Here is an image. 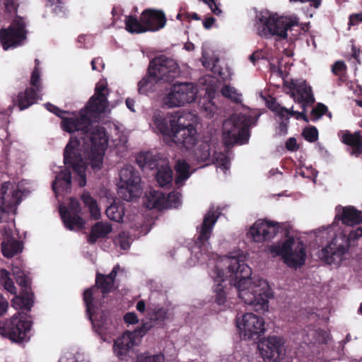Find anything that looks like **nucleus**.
<instances>
[{
  "instance_id": "nucleus-32",
  "label": "nucleus",
  "mask_w": 362,
  "mask_h": 362,
  "mask_svg": "<svg viewBox=\"0 0 362 362\" xmlns=\"http://www.w3.org/2000/svg\"><path fill=\"white\" fill-rule=\"evenodd\" d=\"M148 207L162 209L166 208V195L160 190H151L147 195Z\"/></svg>"
},
{
  "instance_id": "nucleus-36",
  "label": "nucleus",
  "mask_w": 362,
  "mask_h": 362,
  "mask_svg": "<svg viewBox=\"0 0 362 362\" xmlns=\"http://www.w3.org/2000/svg\"><path fill=\"white\" fill-rule=\"evenodd\" d=\"M103 307V303H101V305H99L98 308L95 310V311L93 313V318L90 320L88 318V320L91 322L92 325L94 329H95V331L101 334L105 330L107 329V317L106 314L103 311V313L101 314L100 319H98L97 316V310H98L100 308ZM87 315H88L87 314ZM89 317V316H88Z\"/></svg>"
},
{
  "instance_id": "nucleus-61",
  "label": "nucleus",
  "mask_w": 362,
  "mask_h": 362,
  "mask_svg": "<svg viewBox=\"0 0 362 362\" xmlns=\"http://www.w3.org/2000/svg\"><path fill=\"white\" fill-rule=\"evenodd\" d=\"M215 18L212 16L205 18L203 21L204 28L206 29H210L215 22Z\"/></svg>"
},
{
  "instance_id": "nucleus-64",
  "label": "nucleus",
  "mask_w": 362,
  "mask_h": 362,
  "mask_svg": "<svg viewBox=\"0 0 362 362\" xmlns=\"http://www.w3.org/2000/svg\"><path fill=\"white\" fill-rule=\"evenodd\" d=\"M146 309V304L144 300H139L136 304V310L140 313H144Z\"/></svg>"
},
{
  "instance_id": "nucleus-33",
  "label": "nucleus",
  "mask_w": 362,
  "mask_h": 362,
  "mask_svg": "<svg viewBox=\"0 0 362 362\" xmlns=\"http://www.w3.org/2000/svg\"><path fill=\"white\" fill-rule=\"evenodd\" d=\"M189 165L185 161L178 160L175 165L176 172V177L175 178V183L177 187L183 185V182L187 180L189 176Z\"/></svg>"
},
{
  "instance_id": "nucleus-20",
  "label": "nucleus",
  "mask_w": 362,
  "mask_h": 362,
  "mask_svg": "<svg viewBox=\"0 0 362 362\" xmlns=\"http://www.w3.org/2000/svg\"><path fill=\"white\" fill-rule=\"evenodd\" d=\"M13 272L16 275V282L22 288V294L12 300V305L16 308H19L29 311L34 303L33 293L30 291V281L23 272Z\"/></svg>"
},
{
  "instance_id": "nucleus-47",
  "label": "nucleus",
  "mask_w": 362,
  "mask_h": 362,
  "mask_svg": "<svg viewBox=\"0 0 362 362\" xmlns=\"http://www.w3.org/2000/svg\"><path fill=\"white\" fill-rule=\"evenodd\" d=\"M327 111L328 108L325 105L318 103L311 110V120H318L322 115H325Z\"/></svg>"
},
{
  "instance_id": "nucleus-43",
  "label": "nucleus",
  "mask_w": 362,
  "mask_h": 362,
  "mask_svg": "<svg viewBox=\"0 0 362 362\" xmlns=\"http://www.w3.org/2000/svg\"><path fill=\"white\" fill-rule=\"evenodd\" d=\"M347 66L346 64L343 61H337L332 66V72L337 76L338 78V84L341 85L344 83L346 80V73Z\"/></svg>"
},
{
  "instance_id": "nucleus-12",
  "label": "nucleus",
  "mask_w": 362,
  "mask_h": 362,
  "mask_svg": "<svg viewBox=\"0 0 362 362\" xmlns=\"http://www.w3.org/2000/svg\"><path fill=\"white\" fill-rule=\"evenodd\" d=\"M148 73L160 82L170 83L179 75L180 69L174 59L160 55L150 61Z\"/></svg>"
},
{
  "instance_id": "nucleus-23",
  "label": "nucleus",
  "mask_w": 362,
  "mask_h": 362,
  "mask_svg": "<svg viewBox=\"0 0 362 362\" xmlns=\"http://www.w3.org/2000/svg\"><path fill=\"white\" fill-rule=\"evenodd\" d=\"M279 224L266 220H258L250 229L253 240L262 243L275 236L279 230Z\"/></svg>"
},
{
  "instance_id": "nucleus-34",
  "label": "nucleus",
  "mask_w": 362,
  "mask_h": 362,
  "mask_svg": "<svg viewBox=\"0 0 362 362\" xmlns=\"http://www.w3.org/2000/svg\"><path fill=\"white\" fill-rule=\"evenodd\" d=\"M125 29L130 33H144L148 32L145 24L141 19L139 20L136 16H127L124 20Z\"/></svg>"
},
{
  "instance_id": "nucleus-5",
  "label": "nucleus",
  "mask_w": 362,
  "mask_h": 362,
  "mask_svg": "<svg viewBox=\"0 0 362 362\" xmlns=\"http://www.w3.org/2000/svg\"><path fill=\"white\" fill-rule=\"evenodd\" d=\"M108 94L107 84L98 83L95 87L94 94L89 98L86 106L80 110L82 119H86L91 131L97 126H94L93 124L98 122L108 108Z\"/></svg>"
},
{
  "instance_id": "nucleus-55",
  "label": "nucleus",
  "mask_w": 362,
  "mask_h": 362,
  "mask_svg": "<svg viewBox=\"0 0 362 362\" xmlns=\"http://www.w3.org/2000/svg\"><path fill=\"white\" fill-rule=\"evenodd\" d=\"M91 66L93 70L101 71L105 67L103 59L101 57L94 58L91 61Z\"/></svg>"
},
{
  "instance_id": "nucleus-42",
  "label": "nucleus",
  "mask_w": 362,
  "mask_h": 362,
  "mask_svg": "<svg viewBox=\"0 0 362 362\" xmlns=\"http://www.w3.org/2000/svg\"><path fill=\"white\" fill-rule=\"evenodd\" d=\"M10 272L5 269L0 271V282L4 288L11 294L16 293V288L14 283L10 277Z\"/></svg>"
},
{
  "instance_id": "nucleus-35",
  "label": "nucleus",
  "mask_w": 362,
  "mask_h": 362,
  "mask_svg": "<svg viewBox=\"0 0 362 362\" xmlns=\"http://www.w3.org/2000/svg\"><path fill=\"white\" fill-rule=\"evenodd\" d=\"M81 199L83 203L88 207L90 217L94 220L100 219V211L97 202L90 196V193L88 192H83L81 197Z\"/></svg>"
},
{
  "instance_id": "nucleus-15",
  "label": "nucleus",
  "mask_w": 362,
  "mask_h": 362,
  "mask_svg": "<svg viewBox=\"0 0 362 362\" xmlns=\"http://www.w3.org/2000/svg\"><path fill=\"white\" fill-rule=\"evenodd\" d=\"M90 153L88 151H81V157L83 162V174L81 173V175L75 171L72 166L69 165L65 164L68 167V168L64 169V170L61 171L58 173L55 179L52 183V189L56 192L57 188H67L71 184V173L69 168H71L74 173H76L79 176V182L78 185L80 187H84L86 185V169L87 165H90V168L93 170H99L101 169L103 164L100 166V168H93L91 165V160L90 158Z\"/></svg>"
},
{
  "instance_id": "nucleus-62",
  "label": "nucleus",
  "mask_w": 362,
  "mask_h": 362,
  "mask_svg": "<svg viewBox=\"0 0 362 362\" xmlns=\"http://www.w3.org/2000/svg\"><path fill=\"white\" fill-rule=\"evenodd\" d=\"M119 242L121 248H122L123 250H127V249L129 248V247H130L129 242L127 240H124V238L122 237L121 235H119Z\"/></svg>"
},
{
  "instance_id": "nucleus-49",
  "label": "nucleus",
  "mask_w": 362,
  "mask_h": 362,
  "mask_svg": "<svg viewBox=\"0 0 362 362\" xmlns=\"http://www.w3.org/2000/svg\"><path fill=\"white\" fill-rule=\"evenodd\" d=\"M155 322L150 317V320L143 322L140 327L136 329L132 333L136 336L143 337L146 333L150 330L155 325Z\"/></svg>"
},
{
  "instance_id": "nucleus-59",
  "label": "nucleus",
  "mask_w": 362,
  "mask_h": 362,
  "mask_svg": "<svg viewBox=\"0 0 362 362\" xmlns=\"http://www.w3.org/2000/svg\"><path fill=\"white\" fill-rule=\"evenodd\" d=\"M119 268V266L117 264L113 267L112 270L110 272V273L109 274H105L106 278L108 279L109 280H112V282H113L114 284L115 281V279H116V276L117 274V271H118Z\"/></svg>"
},
{
  "instance_id": "nucleus-40",
  "label": "nucleus",
  "mask_w": 362,
  "mask_h": 362,
  "mask_svg": "<svg viewBox=\"0 0 362 362\" xmlns=\"http://www.w3.org/2000/svg\"><path fill=\"white\" fill-rule=\"evenodd\" d=\"M194 156L198 161H211L212 156L210 144L208 142L200 144L199 147L194 151Z\"/></svg>"
},
{
  "instance_id": "nucleus-48",
  "label": "nucleus",
  "mask_w": 362,
  "mask_h": 362,
  "mask_svg": "<svg viewBox=\"0 0 362 362\" xmlns=\"http://www.w3.org/2000/svg\"><path fill=\"white\" fill-rule=\"evenodd\" d=\"M164 356L162 354L147 355L141 354L137 356L136 362H164Z\"/></svg>"
},
{
  "instance_id": "nucleus-26",
  "label": "nucleus",
  "mask_w": 362,
  "mask_h": 362,
  "mask_svg": "<svg viewBox=\"0 0 362 362\" xmlns=\"http://www.w3.org/2000/svg\"><path fill=\"white\" fill-rule=\"evenodd\" d=\"M23 249V242L15 239L10 228L5 227L1 242V251L5 257L11 258L21 253Z\"/></svg>"
},
{
  "instance_id": "nucleus-7",
  "label": "nucleus",
  "mask_w": 362,
  "mask_h": 362,
  "mask_svg": "<svg viewBox=\"0 0 362 362\" xmlns=\"http://www.w3.org/2000/svg\"><path fill=\"white\" fill-rule=\"evenodd\" d=\"M249 137V122L245 115H233L224 121L223 139L226 146H233L235 144H245Z\"/></svg>"
},
{
  "instance_id": "nucleus-46",
  "label": "nucleus",
  "mask_w": 362,
  "mask_h": 362,
  "mask_svg": "<svg viewBox=\"0 0 362 362\" xmlns=\"http://www.w3.org/2000/svg\"><path fill=\"white\" fill-rule=\"evenodd\" d=\"M302 136L308 142L313 143L318 139V130L314 126L305 127Z\"/></svg>"
},
{
  "instance_id": "nucleus-53",
  "label": "nucleus",
  "mask_w": 362,
  "mask_h": 362,
  "mask_svg": "<svg viewBox=\"0 0 362 362\" xmlns=\"http://www.w3.org/2000/svg\"><path fill=\"white\" fill-rule=\"evenodd\" d=\"M124 321L129 325H135L139 322V319L135 313L129 312L124 315Z\"/></svg>"
},
{
  "instance_id": "nucleus-27",
  "label": "nucleus",
  "mask_w": 362,
  "mask_h": 362,
  "mask_svg": "<svg viewBox=\"0 0 362 362\" xmlns=\"http://www.w3.org/2000/svg\"><path fill=\"white\" fill-rule=\"evenodd\" d=\"M168 160L162 158L160 153H153L148 151L141 152L136 158V162L142 169L158 170Z\"/></svg>"
},
{
  "instance_id": "nucleus-60",
  "label": "nucleus",
  "mask_w": 362,
  "mask_h": 362,
  "mask_svg": "<svg viewBox=\"0 0 362 362\" xmlns=\"http://www.w3.org/2000/svg\"><path fill=\"white\" fill-rule=\"evenodd\" d=\"M316 333L320 337H322V339H320L318 341L321 344H326L327 338L329 337V334L323 329H318L316 331Z\"/></svg>"
},
{
  "instance_id": "nucleus-30",
  "label": "nucleus",
  "mask_w": 362,
  "mask_h": 362,
  "mask_svg": "<svg viewBox=\"0 0 362 362\" xmlns=\"http://www.w3.org/2000/svg\"><path fill=\"white\" fill-rule=\"evenodd\" d=\"M111 231L112 226L110 224L103 221L96 222L91 226L87 241L89 244L93 245L98 239L106 238Z\"/></svg>"
},
{
  "instance_id": "nucleus-16",
  "label": "nucleus",
  "mask_w": 362,
  "mask_h": 362,
  "mask_svg": "<svg viewBox=\"0 0 362 362\" xmlns=\"http://www.w3.org/2000/svg\"><path fill=\"white\" fill-rule=\"evenodd\" d=\"M197 93V88L192 83L174 84L166 97L165 103L170 107L182 106L193 102Z\"/></svg>"
},
{
  "instance_id": "nucleus-50",
  "label": "nucleus",
  "mask_w": 362,
  "mask_h": 362,
  "mask_svg": "<svg viewBox=\"0 0 362 362\" xmlns=\"http://www.w3.org/2000/svg\"><path fill=\"white\" fill-rule=\"evenodd\" d=\"M302 112L295 111L293 110V107H292L290 109H288V121L289 120L291 117H295L296 119H302L305 122H308V118L306 115L307 107L302 108Z\"/></svg>"
},
{
  "instance_id": "nucleus-58",
  "label": "nucleus",
  "mask_w": 362,
  "mask_h": 362,
  "mask_svg": "<svg viewBox=\"0 0 362 362\" xmlns=\"http://www.w3.org/2000/svg\"><path fill=\"white\" fill-rule=\"evenodd\" d=\"M8 308V303L7 300L0 295V317L4 315Z\"/></svg>"
},
{
  "instance_id": "nucleus-38",
  "label": "nucleus",
  "mask_w": 362,
  "mask_h": 362,
  "mask_svg": "<svg viewBox=\"0 0 362 362\" xmlns=\"http://www.w3.org/2000/svg\"><path fill=\"white\" fill-rule=\"evenodd\" d=\"M158 81L155 77L150 76L148 71L146 76L138 83L139 93L146 95L149 91H153L155 83Z\"/></svg>"
},
{
  "instance_id": "nucleus-63",
  "label": "nucleus",
  "mask_w": 362,
  "mask_h": 362,
  "mask_svg": "<svg viewBox=\"0 0 362 362\" xmlns=\"http://www.w3.org/2000/svg\"><path fill=\"white\" fill-rule=\"evenodd\" d=\"M261 57V53L258 51L253 52L249 57V59L255 64L256 61L259 60Z\"/></svg>"
},
{
  "instance_id": "nucleus-2",
  "label": "nucleus",
  "mask_w": 362,
  "mask_h": 362,
  "mask_svg": "<svg viewBox=\"0 0 362 362\" xmlns=\"http://www.w3.org/2000/svg\"><path fill=\"white\" fill-rule=\"evenodd\" d=\"M227 273L216 267L217 282L214 286V300L219 305L226 302V294L221 284L228 279L231 286L236 288L238 297L245 304L251 305L257 312H265L269 308V298L272 293L266 280L251 278L252 269L243 260L236 257H227Z\"/></svg>"
},
{
  "instance_id": "nucleus-24",
  "label": "nucleus",
  "mask_w": 362,
  "mask_h": 362,
  "mask_svg": "<svg viewBox=\"0 0 362 362\" xmlns=\"http://www.w3.org/2000/svg\"><path fill=\"white\" fill-rule=\"evenodd\" d=\"M337 135L340 141L350 148V156L359 157L362 155V134L360 130L354 132L340 130Z\"/></svg>"
},
{
  "instance_id": "nucleus-39",
  "label": "nucleus",
  "mask_w": 362,
  "mask_h": 362,
  "mask_svg": "<svg viewBox=\"0 0 362 362\" xmlns=\"http://www.w3.org/2000/svg\"><path fill=\"white\" fill-rule=\"evenodd\" d=\"M267 107L275 113L282 122H288V109L281 106L275 98H272L267 103Z\"/></svg>"
},
{
  "instance_id": "nucleus-29",
  "label": "nucleus",
  "mask_w": 362,
  "mask_h": 362,
  "mask_svg": "<svg viewBox=\"0 0 362 362\" xmlns=\"http://www.w3.org/2000/svg\"><path fill=\"white\" fill-rule=\"evenodd\" d=\"M38 93L33 88H27L24 91L18 93L16 98L13 100V105L19 107L21 110L28 108L38 100Z\"/></svg>"
},
{
  "instance_id": "nucleus-52",
  "label": "nucleus",
  "mask_w": 362,
  "mask_h": 362,
  "mask_svg": "<svg viewBox=\"0 0 362 362\" xmlns=\"http://www.w3.org/2000/svg\"><path fill=\"white\" fill-rule=\"evenodd\" d=\"M166 316L167 312L163 308H156L150 317L153 322H156L163 321L166 318Z\"/></svg>"
},
{
  "instance_id": "nucleus-54",
  "label": "nucleus",
  "mask_w": 362,
  "mask_h": 362,
  "mask_svg": "<svg viewBox=\"0 0 362 362\" xmlns=\"http://www.w3.org/2000/svg\"><path fill=\"white\" fill-rule=\"evenodd\" d=\"M362 23V13H352L349 17V25L355 26Z\"/></svg>"
},
{
  "instance_id": "nucleus-56",
  "label": "nucleus",
  "mask_w": 362,
  "mask_h": 362,
  "mask_svg": "<svg viewBox=\"0 0 362 362\" xmlns=\"http://www.w3.org/2000/svg\"><path fill=\"white\" fill-rule=\"evenodd\" d=\"M210 8L211 11L216 15H219L221 13V10L216 5L215 0H203Z\"/></svg>"
},
{
  "instance_id": "nucleus-3",
  "label": "nucleus",
  "mask_w": 362,
  "mask_h": 362,
  "mask_svg": "<svg viewBox=\"0 0 362 362\" xmlns=\"http://www.w3.org/2000/svg\"><path fill=\"white\" fill-rule=\"evenodd\" d=\"M177 114L163 117L160 113L153 116V123L160 134L169 136L177 145L189 149L197 141V129L192 124L183 125Z\"/></svg>"
},
{
  "instance_id": "nucleus-9",
  "label": "nucleus",
  "mask_w": 362,
  "mask_h": 362,
  "mask_svg": "<svg viewBox=\"0 0 362 362\" xmlns=\"http://www.w3.org/2000/svg\"><path fill=\"white\" fill-rule=\"evenodd\" d=\"M141 177L132 165H125L120 170L117 193L124 200L130 202L141 194Z\"/></svg>"
},
{
  "instance_id": "nucleus-18",
  "label": "nucleus",
  "mask_w": 362,
  "mask_h": 362,
  "mask_svg": "<svg viewBox=\"0 0 362 362\" xmlns=\"http://www.w3.org/2000/svg\"><path fill=\"white\" fill-rule=\"evenodd\" d=\"M284 339L276 336H270L258 345L259 354L265 362H277L286 354Z\"/></svg>"
},
{
  "instance_id": "nucleus-21",
  "label": "nucleus",
  "mask_w": 362,
  "mask_h": 362,
  "mask_svg": "<svg viewBox=\"0 0 362 362\" xmlns=\"http://www.w3.org/2000/svg\"><path fill=\"white\" fill-rule=\"evenodd\" d=\"M25 25L21 22H14L8 28L0 30V42L4 50L16 47L25 38Z\"/></svg>"
},
{
  "instance_id": "nucleus-37",
  "label": "nucleus",
  "mask_w": 362,
  "mask_h": 362,
  "mask_svg": "<svg viewBox=\"0 0 362 362\" xmlns=\"http://www.w3.org/2000/svg\"><path fill=\"white\" fill-rule=\"evenodd\" d=\"M105 213L110 220L119 223L123 221L124 208L122 204L113 203L106 209Z\"/></svg>"
},
{
  "instance_id": "nucleus-11",
  "label": "nucleus",
  "mask_w": 362,
  "mask_h": 362,
  "mask_svg": "<svg viewBox=\"0 0 362 362\" xmlns=\"http://www.w3.org/2000/svg\"><path fill=\"white\" fill-rule=\"evenodd\" d=\"M219 218V213L210 210L204 216L202 223L197 227V238L194 248L199 250L196 257L199 260H204L203 255L209 256V239L212 235L214 227Z\"/></svg>"
},
{
  "instance_id": "nucleus-31",
  "label": "nucleus",
  "mask_w": 362,
  "mask_h": 362,
  "mask_svg": "<svg viewBox=\"0 0 362 362\" xmlns=\"http://www.w3.org/2000/svg\"><path fill=\"white\" fill-rule=\"evenodd\" d=\"M155 177L158 185L161 187L171 185L173 181V170L169 165L168 161L163 163V165L157 170Z\"/></svg>"
},
{
  "instance_id": "nucleus-17",
  "label": "nucleus",
  "mask_w": 362,
  "mask_h": 362,
  "mask_svg": "<svg viewBox=\"0 0 362 362\" xmlns=\"http://www.w3.org/2000/svg\"><path fill=\"white\" fill-rule=\"evenodd\" d=\"M284 86L289 89L291 97L300 105L301 108L305 109L315 103L312 88L306 81L291 79L285 82Z\"/></svg>"
},
{
  "instance_id": "nucleus-10",
  "label": "nucleus",
  "mask_w": 362,
  "mask_h": 362,
  "mask_svg": "<svg viewBox=\"0 0 362 362\" xmlns=\"http://www.w3.org/2000/svg\"><path fill=\"white\" fill-rule=\"evenodd\" d=\"M362 237V226L356 230H351L346 238L345 245H337L334 240L319 251V258L327 264H338L342 259L349 247L354 244L355 240Z\"/></svg>"
},
{
  "instance_id": "nucleus-25",
  "label": "nucleus",
  "mask_w": 362,
  "mask_h": 362,
  "mask_svg": "<svg viewBox=\"0 0 362 362\" xmlns=\"http://www.w3.org/2000/svg\"><path fill=\"white\" fill-rule=\"evenodd\" d=\"M141 19L148 29V32H156L164 28L166 24V17L162 11L148 8L143 11Z\"/></svg>"
},
{
  "instance_id": "nucleus-22",
  "label": "nucleus",
  "mask_w": 362,
  "mask_h": 362,
  "mask_svg": "<svg viewBox=\"0 0 362 362\" xmlns=\"http://www.w3.org/2000/svg\"><path fill=\"white\" fill-rule=\"evenodd\" d=\"M135 346L134 334L127 331L115 341L113 351L115 356L119 360L128 361L129 358H133L136 355L134 351Z\"/></svg>"
},
{
  "instance_id": "nucleus-13",
  "label": "nucleus",
  "mask_w": 362,
  "mask_h": 362,
  "mask_svg": "<svg viewBox=\"0 0 362 362\" xmlns=\"http://www.w3.org/2000/svg\"><path fill=\"white\" fill-rule=\"evenodd\" d=\"M30 328L31 322L20 313L14 315L9 320L0 322V334L16 342L26 340Z\"/></svg>"
},
{
  "instance_id": "nucleus-45",
  "label": "nucleus",
  "mask_w": 362,
  "mask_h": 362,
  "mask_svg": "<svg viewBox=\"0 0 362 362\" xmlns=\"http://www.w3.org/2000/svg\"><path fill=\"white\" fill-rule=\"evenodd\" d=\"M30 84L31 86L30 88H34L37 93H39L42 90V84L40 79V67H34L31 74Z\"/></svg>"
},
{
  "instance_id": "nucleus-1",
  "label": "nucleus",
  "mask_w": 362,
  "mask_h": 362,
  "mask_svg": "<svg viewBox=\"0 0 362 362\" xmlns=\"http://www.w3.org/2000/svg\"><path fill=\"white\" fill-rule=\"evenodd\" d=\"M46 109L62 119L61 127L62 129L69 133H75L71 136L69 142L64 150V163L72 166L74 170L80 175L83 174V162L81 151H88L93 168H100L103 163L105 151L108 144V138L105 129L97 124L92 129L86 121L79 117H65L69 112L61 110L56 105L47 103Z\"/></svg>"
},
{
  "instance_id": "nucleus-57",
  "label": "nucleus",
  "mask_w": 362,
  "mask_h": 362,
  "mask_svg": "<svg viewBox=\"0 0 362 362\" xmlns=\"http://www.w3.org/2000/svg\"><path fill=\"white\" fill-rule=\"evenodd\" d=\"M286 148L291 151L298 150V146L296 139L294 137L289 138L286 142Z\"/></svg>"
},
{
  "instance_id": "nucleus-44",
  "label": "nucleus",
  "mask_w": 362,
  "mask_h": 362,
  "mask_svg": "<svg viewBox=\"0 0 362 362\" xmlns=\"http://www.w3.org/2000/svg\"><path fill=\"white\" fill-rule=\"evenodd\" d=\"M221 94L231 100L232 101L239 103H241V94L237 93L235 88L233 87H230L228 85H225L222 87L221 90Z\"/></svg>"
},
{
  "instance_id": "nucleus-14",
  "label": "nucleus",
  "mask_w": 362,
  "mask_h": 362,
  "mask_svg": "<svg viewBox=\"0 0 362 362\" xmlns=\"http://www.w3.org/2000/svg\"><path fill=\"white\" fill-rule=\"evenodd\" d=\"M236 323L240 335L245 340H259L266 330L264 319L252 313H245L241 318H237Z\"/></svg>"
},
{
  "instance_id": "nucleus-6",
  "label": "nucleus",
  "mask_w": 362,
  "mask_h": 362,
  "mask_svg": "<svg viewBox=\"0 0 362 362\" xmlns=\"http://www.w3.org/2000/svg\"><path fill=\"white\" fill-rule=\"evenodd\" d=\"M114 283L106 278L105 274L98 272L95 276V285L86 289L83 292V300L85 304L86 314L89 318H93V313L104 300L107 295L112 291Z\"/></svg>"
},
{
  "instance_id": "nucleus-4",
  "label": "nucleus",
  "mask_w": 362,
  "mask_h": 362,
  "mask_svg": "<svg viewBox=\"0 0 362 362\" xmlns=\"http://www.w3.org/2000/svg\"><path fill=\"white\" fill-rule=\"evenodd\" d=\"M268 251L273 257H281L283 262L290 268L297 269L305 263V246L302 241L296 243L292 236L282 243L270 245Z\"/></svg>"
},
{
  "instance_id": "nucleus-41",
  "label": "nucleus",
  "mask_w": 362,
  "mask_h": 362,
  "mask_svg": "<svg viewBox=\"0 0 362 362\" xmlns=\"http://www.w3.org/2000/svg\"><path fill=\"white\" fill-rule=\"evenodd\" d=\"M211 161L215 163L217 167L221 168L224 173H226L230 168V159L224 153L214 151Z\"/></svg>"
},
{
  "instance_id": "nucleus-19",
  "label": "nucleus",
  "mask_w": 362,
  "mask_h": 362,
  "mask_svg": "<svg viewBox=\"0 0 362 362\" xmlns=\"http://www.w3.org/2000/svg\"><path fill=\"white\" fill-rule=\"evenodd\" d=\"M81 212V204L74 197L70 198L67 207H60L59 214L67 229L72 230L74 227L80 229L84 228L85 221L80 216Z\"/></svg>"
},
{
  "instance_id": "nucleus-51",
  "label": "nucleus",
  "mask_w": 362,
  "mask_h": 362,
  "mask_svg": "<svg viewBox=\"0 0 362 362\" xmlns=\"http://www.w3.org/2000/svg\"><path fill=\"white\" fill-rule=\"evenodd\" d=\"M181 194L176 192H172L166 197V208L174 206L177 207L180 203Z\"/></svg>"
},
{
  "instance_id": "nucleus-28",
  "label": "nucleus",
  "mask_w": 362,
  "mask_h": 362,
  "mask_svg": "<svg viewBox=\"0 0 362 362\" xmlns=\"http://www.w3.org/2000/svg\"><path fill=\"white\" fill-rule=\"evenodd\" d=\"M341 213L339 211L335 218L341 221L344 225L354 226L362 223L361 212L354 206H344L341 209Z\"/></svg>"
},
{
  "instance_id": "nucleus-8",
  "label": "nucleus",
  "mask_w": 362,
  "mask_h": 362,
  "mask_svg": "<svg viewBox=\"0 0 362 362\" xmlns=\"http://www.w3.org/2000/svg\"><path fill=\"white\" fill-rule=\"evenodd\" d=\"M258 33L264 37L276 35L281 39L288 37L287 31L294 25L296 21L288 17H278L276 15L262 16L259 18Z\"/></svg>"
}]
</instances>
